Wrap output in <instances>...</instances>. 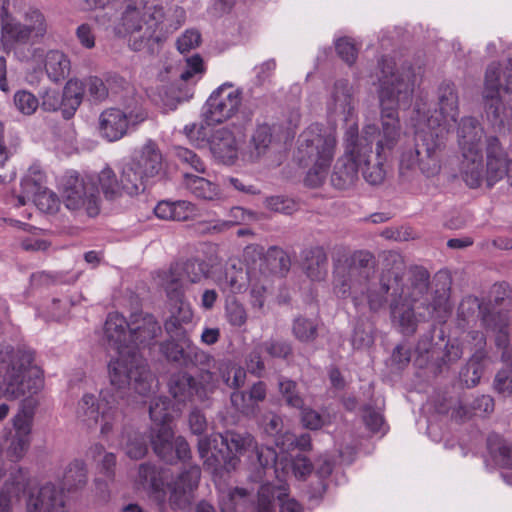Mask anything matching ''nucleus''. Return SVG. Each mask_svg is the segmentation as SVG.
I'll return each mask as SVG.
<instances>
[{
	"label": "nucleus",
	"instance_id": "c756f323",
	"mask_svg": "<svg viewBox=\"0 0 512 512\" xmlns=\"http://www.w3.org/2000/svg\"><path fill=\"white\" fill-rule=\"evenodd\" d=\"M251 219H253L252 212L235 206L229 210L225 219H211L198 222V229L207 234H220Z\"/></svg>",
	"mask_w": 512,
	"mask_h": 512
},
{
	"label": "nucleus",
	"instance_id": "a18cd8bd",
	"mask_svg": "<svg viewBox=\"0 0 512 512\" xmlns=\"http://www.w3.org/2000/svg\"><path fill=\"white\" fill-rule=\"evenodd\" d=\"M484 373V358L481 354L473 355L461 369L459 378L467 388L476 386Z\"/></svg>",
	"mask_w": 512,
	"mask_h": 512
},
{
	"label": "nucleus",
	"instance_id": "37998d69",
	"mask_svg": "<svg viewBox=\"0 0 512 512\" xmlns=\"http://www.w3.org/2000/svg\"><path fill=\"white\" fill-rule=\"evenodd\" d=\"M97 182L105 198L108 200H115L126 194L121 179L118 180L115 172L109 167H105L100 171L97 176Z\"/></svg>",
	"mask_w": 512,
	"mask_h": 512
},
{
	"label": "nucleus",
	"instance_id": "39448f33",
	"mask_svg": "<svg viewBox=\"0 0 512 512\" xmlns=\"http://www.w3.org/2000/svg\"><path fill=\"white\" fill-rule=\"evenodd\" d=\"M104 334L108 345L118 354L108 365L110 383L121 389L133 381L135 392L147 395L156 387V380L132 346L129 323L122 315L111 313L105 322Z\"/></svg>",
	"mask_w": 512,
	"mask_h": 512
},
{
	"label": "nucleus",
	"instance_id": "cd10ccee",
	"mask_svg": "<svg viewBox=\"0 0 512 512\" xmlns=\"http://www.w3.org/2000/svg\"><path fill=\"white\" fill-rule=\"evenodd\" d=\"M131 343L136 347L150 343L161 332V327L155 318L150 314L142 312L135 313L131 316L129 322Z\"/></svg>",
	"mask_w": 512,
	"mask_h": 512
},
{
	"label": "nucleus",
	"instance_id": "393cba45",
	"mask_svg": "<svg viewBox=\"0 0 512 512\" xmlns=\"http://www.w3.org/2000/svg\"><path fill=\"white\" fill-rule=\"evenodd\" d=\"M289 268V256L282 249L271 247L247 271H259L261 278L267 276L272 281L273 276H283Z\"/></svg>",
	"mask_w": 512,
	"mask_h": 512
},
{
	"label": "nucleus",
	"instance_id": "0eeeda50",
	"mask_svg": "<svg viewBox=\"0 0 512 512\" xmlns=\"http://www.w3.org/2000/svg\"><path fill=\"white\" fill-rule=\"evenodd\" d=\"M428 283V272L417 268L400 289L392 292L391 319L404 334L414 333L420 320L434 317L436 313L446 309L444 295L434 297L432 303L428 302Z\"/></svg>",
	"mask_w": 512,
	"mask_h": 512
},
{
	"label": "nucleus",
	"instance_id": "49530a36",
	"mask_svg": "<svg viewBox=\"0 0 512 512\" xmlns=\"http://www.w3.org/2000/svg\"><path fill=\"white\" fill-rule=\"evenodd\" d=\"M87 483V468L83 461L73 460L65 469L63 485L68 490H76Z\"/></svg>",
	"mask_w": 512,
	"mask_h": 512
},
{
	"label": "nucleus",
	"instance_id": "a211bd4d",
	"mask_svg": "<svg viewBox=\"0 0 512 512\" xmlns=\"http://www.w3.org/2000/svg\"><path fill=\"white\" fill-rule=\"evenodd\" d=\"M36 404L33 398H26L21 411L13 418L14 433L6 440V455L11 461L21 460L30 447L32 415Z\"/></svg>",
	"mask_w": 512,
	"mask_h": 512
},
{
	"label": "nucleus",
	"instance_id": "412c9836",
	"mask_svg": "<svg viewBox=\"0 0 512 512\" xmlns=\"http://www.w3.org/2000/svg\"><path fill=\"white\" fill-rule=\"evenodd\" d=\"M8 3L9 0H0V41L3 49L10 51L19 46L38 43L20 21L8 13Z\"/></svg>",
	"mask_w": 512,
	"mask_h": 512
},
{
	"label": "nucleus",
	"instance_id": "7ed1b4c3",
	"mask_svg": "<svg viewBox=\"0 0 512 512\" xmlns=\"http://www.w3.org/2000/svg\"><path fill=\"white\" fill-rule=\"evenodd\" d=\"M373 256L366 251H357L334 270L333 290L341 298L352 297L354 305L362 304L365 293L367 305L372 312L381 310L387 301L390 289H400V273L396 270H383L378 283H371Z\"/></svg>",
	"mask_w": 512,
	"mask_h": 512
},
{
	"label": "nucleus",
	"instance_id": "1a4fd4ad",
	"mask_svg": "<svg viewBox=\"0 0 512 512\" xmlns=\"http://www.w3.org/2000/svg\"><path fill=\"white\" fill-rule=\"evenodd\" d=\"M336 145L335 134L316 124L300 134L295 158L301 166L308 168L307 181L310 185L317 186L325 179Z\"/></svg>",
	"mask_w": 512,
	"mask_h": 512
},
{
	"label": "nucleus",
	"instance_id": "338daca9",
	"mask_svg": "<svg viewBox=\"0 0 512 512\" xmlns=\"http://www.w3.org/2000/svg\"><path fill=\"white\" fill-rule=\"evenodd\" d=\"M493 387L497 393L503 396H512V365L497 372Z\"/></svg>",
	"mask_w": 512,
	"mask_h": 512
},
{
	"label": "nucleus",
	"instance_id": "58836bf2",
	"mask_svg": "<svg viewBox=\"0 0 512 512\" xmlns=\"http://www.w3.org/2000/svg\"><path fill=\"white\" fill-rule=\"evenodd\" d=\"M303 269L313 281H321L327 275L328 257L322 247H314L305 252Z\"/></svg>",
	"mask_w": 512,
	"mask_h": 512
},
{
	"label": "nucleus",
	"instance_id": "72a5a7b5",
	"mask_svg": "<svg viewBox=\"0 0 512 512\" xmlns=\"http://www.w3.org/2000/svg\"><path fill=\"white\" fill-rule=\"evenodd\" d=\"M176 264L157 273L158 285L164 290L168 300H179L185 296L187 283Z\"/></svg>",
	"mask_w": 512,
	"mask_h": 512
},
{
	"label": "nucleus",
	"instance_id": "b1692460",
	"mask_svg": "<svg viewBox=\"0 0 512 512\" xmlns=\"http://www.w3.org/2000/svg\"><path fill=\"white\" fill-rule=\"evenodd\" d=\"M111 388H106L100 392V401L105 404V408L102 409L100 414L101 424L100 433L102 436L109 435L118 423L120 413L114 408V405L123 399L126 394V389L132 388L135 391L133 382L125 388H117L111 383Z\"/></svg>",
	"mask_w": 512,
	"mask_h": 512
},
{
	"label": "nucleus",
	"instance_id": "864d4df0",
	"mask_svg": "<svg viewBox=\"0 0 512 512\" xmlns=\"http://www.w3.org/2000/svg\"><path fill=\"white\" fill-rule=\"evenodd\" d=\"M185 279L187 285L200 282L206 277L208 269L204 261L189 260L183 263H176Z\"/></svg>",
	"mask_w": 512,
	"mask_h": 512
},
{
	"label": "nucleus",
	"instance_id": "3c124183",
	"mask_svg": "<svg viewBox=\"0 0 512 512\" xmlns=\"http://www.w3.org/2000/svg\"><path fill=\"white\" fill-rule=\"evenodd\" d=\"M80 82L82 84V97L84 93H87L89 99L94 103L107 99L109 90L103 79L98 76H89Z\"/></svg>",
	"mask_w": 512,
	"mask_h": 512
},
{
	"label": "nucleus",
	"instance_id": "9b49d317",
	"mask_svg": "<svg viewBox=\"0 0 512 512\" xmlns=\"http://www.w3.org/2000/svg\"><path fill=\"white\" fill-rule=\"evenodd\" d=\"M484 129L473 117H463L457 129L461 153L460 175L464 182L478 183L480 153L483 151Z\"/></svg>",
	"mask_w": 512,
	"mask_h": 512
},
{
	"label": "nucleus",
	"instance_id": "4c0bfd02",
	"mask_svg": "<svg viewBox=\"0 0 512 512\" xmlns=\"http://www.w3.org/2000/svg\"><path fill=\"white\" fill-rule=\"evenodd\" d=\"M250 286V305L253 310L264 314L265 302L272 281L265 276L261 278L259 271H247Z\"/></svg>",
	"mask_w": 512,
	"mask_h": 512
},
{
	"label": "nucleus",
	"instance_id": "7c9ffc66",
	"mask_svg": "<svg viewBox=\"0 0 512 512\" xmlns=\"http://www.w3.org/2000/svg\"><path fill=\"white\" fill-rule=\"evenodd\" d=\"M196 204L186 201H160L154 208L155 215L162 220L187 221L199 216Z\"/></svg>",
	"mask_w": 512,
	"mask_h": 512
},
{
	"label": "nucleus",
	"instance_id": "ddd939ff",
	"mask_svg": "<svg viewBox=\"0 0 512 512\" xmlns=\"http://www.w3.org/2000/svg\"><path fill=\"white\" fill-rule=\"evenodd\" d=\"M506 85L503 89L499 87V65L492 63L488 66L485 74L483 97L486 102V112L493 121L503 124L502 116L506 108L512 110V57L508 60L505 68Z\"/></svg>",
	"mask_w": 512,
	"mask_h": 512
},
{
	"label": "nucleus",
	"instance_id": "4d7b16f0",
	"mask_svg": "<svg viewBox=\"0 0 512 512\" xmlns=\"http://www.w3.org/2000/svg\"><path fill=\"white\" fill-rule=\"evenodd\" d=\"M247 503V492L242 488H235L228 491L221 498L220 506L222 512H240Z\"/></svg>",
	"mask_w": 512,
	"mask_h": 512
},
{
	"label": "nucleus",
	"instance_id": "4be33fe9",
	"mask_svg": "<svg viewBox=\"0 0 512 512\" xmlns=\"http://www.w3.org/2000/svg\"><path fill=\"white\" fill-rule=\"evenodd\" d=\"M356 100L354 98L353 87L346 80L335 82L329 100L327 101V111L331 116L340 117L344 121H351L347 129L355 123Z\"/></svg>",
	"mask_w": 512,
	"mask_h": 512
},
{
	"label": "nucleus",
	"instance_id": "6ab92c4d",
	"mask_svg": "<svg viewBox=\"0 0 512 512\" xmlns=\"http://www.w3.org/2000/svg\"><path fill=\"white\" fill-rule=\"evenodd\" d=\"M82 102V84L74 78L66 82L63 92L47 89L41 95V107L45 111H62L65 119H70Z\"/></svg>",
	"mask_w": 512,
	"mask_h": 512
},
{
	"label": "nucleus",
	"instance_id": "bb28decb",
	"mask_svg": "<svg viewBox=\"0 0 512 512\" xmlns=\"http://www.w3.org/2000/svg\"><path fill=\"white\" fill-rule=\"evenodd\" d=\"M132 165L148 180L157 176L163 168V156L157 144L148 140L130 160Z\"/></svg>",
	"mask_w": 512,
	"mask_h": 512
},
{
	"label": "nucleus",
	"instance_id": "9d476101",
	"mask_svg": "<svg viewBox=\"0 0 512 512\" xmlns=\"http://www.w3.org/2000/svg\"><path fill=\"white\" fill-rule=\"evenodd\" d=\"M161 17V12L153 7L141 3H128L114 30L118 35L129 36V46L134 51L152 48L161 40Z\"/></svg>",
	"mask_w": 512,
	"mask_h": 512
},
{
	"label": "nucleus",
	"instance_id": "4468645a",
	"mask_svg": "<svg viewBox=\"0 0 512 512\" xmlns=\"http://www.w3.org/2000/svg\"><path fill=\"white\" fill-rule=\"evenodd\" d=\"M61 195L67 209L84 212L90 217L98 215L100 198L92 180L87 181L76 173L63 177Z\"/></svg>",
	"mask_w": 512,
	"mask_h": 512
},
{
	"label": "nucleus",
	"instance_id": "ea45409f",
	"mask_svg": "<svg viewBox=\"0 0 512 512\" xmlns=\"http://www.w3.org/2000/svg\"><path fill=\"white\" fill-rule=\"evenodd\" d=\"M227 387L238 389L245 384L246 371L244 368L229 359L218 360L213 368Z\"/></svg>",
	"mask_w": 512,
	"mask_h": 512
},
{
	"label": "nucleus",
	"instance_id": "f03ea898",
	"mask_svg": "<svg viewBox=\"0 0 512 512\" xmlns=\"http://www.w3.org/2000/svg\"><path fill=\"white\" fill-rule=\"evenodd\" d=\"M198 452L213 473L220 467L227 472L236 470L243 455H247L253 481H261L268 468L276 467L275 472L278 473L276 451L271 447L259 446L247 432L226 431L224 434L201 438L198 441Z\"/></svg>",
	"mask_w": 512,
	"mask_h": 512
},
{
	"label": "nucleus",
	"instance_id": "a878e982",
	"mask_svg": "<svg viewBox=\"0 0 512 512\" xmlns=\"http://www.w3.org/2000/svg\"><path fill=\"white\" fill-rule=\"evenodd\" d=\"M272 142L271 127L267 124L258 125L252 132L247 146L241 152V160L248 164L261 161L270 151Z\"/></svg>",
	"mask_w": 512,
	"mask_h": 512
},
{
	"label": "nucleus",
	"instance_id": "e2e57ef3",
	"mask_svg": "<svg viewBox=\"0 0 512 512\" xmlns=\"http://www.w3.org/2000/svg\"><path fill=\"white\" fill-rule=\"evenodd\" d=\"M14 104L22 114L31 115L37 110L39 101L29 91L21 90L15 93Z\"/></svg>",
	"mask_w": 512,
	"mask_h": 512
},
{
	"label": "nucleus",
	"instance_id": "79ce46f5",
	"mask_svg": "<svg viewBox=\"0 0 512 512\" xmlns=\"http://www.w3.org/2000/svg\"><path fill=\"white\" fill-rule=\"evenodd\" d=\"M169 390L173 398L178 402H186L196 396L195 377L181 373L173 376Z\"/></svg>",
	"mask_w": 512,
	"mask_h": 512
},
{
	"label": "nucleus",
	"instance_id": "c85d7f7f",
	"mask_svg": "<svg viewBox=\"0 0 512 512\" xmlns=\"http://www.w3.org/2000/svg\"><path fill=\"white\" fill-rule=\"evenodd\" d=\"M166 472L162 468L149 463H143L138 469V482L151 491L152 498L163 507L167 501V495L164 488V479Z\"/></svg>",
	"mask_w": 512,
	"mask_h": 512
},
{
	"label": "nucleus",
	"instance_id": "6e6552de",
	"mask_svg": "<svg viewBox=\"0 0 512 512\" xmlns=\"http://www.w3.org/2000/svg\"><path fill=\"white\" fill-rule=\"evenodd\" d=\"M33 352L24 348H0V398L17 399L43 388L40 369L33 364Z\"/></svg>",
	"mask_w": 512,
	"mask_h": 512
},
{
	"label": "nucleus",
	"instance_id": "13d9d810",
	"mask_svg": "<svg viewBox=\"0 0 512 512\" xmlns=\"http://www.w3.org/2000/svg\"><path fill=\"white\" fill-rule=\"evenodd\" d=\"M187 356V365L197 366L200 371L203 369H213L218 361L211 354L201 350L191 342L188 343Z\"/></svg>",
	"mask_w": 512,
	"mask_h": 512
},
{
	"label": "nucleus",
	"instance_id": "69168bd1",
	"mask_svg": "<svg viewBox=\"0 0 512 512\" xmlns=\"http://www.w3.org/2000/svg\"><path fill=\"white\" fill-rule=\"evenodd\" d=\"M226 318L230 325L234 327H242L246 324L248 315L245 307L233 300L226 305Z\"/></svg>",
	"mask_w": 512,
	"mask_h": 512
},
{
	"label": "nucleus",
	"instance_id": "a19ab883",
	"mask_svg": "<svg viewBox=\"0 0 512 512\" xmlns=\"http://www.w3.org/2000/svg\"><path fill=\"white\" fill-rule=\"evenodd\" d=\"M18 20L37 42H40L47 34L48 23L39 9L28 8Z\"/></svg>",
	"mask_w": 512,
	"mask_h": 512
},
{
	"label": "nucleus",
	"instance_id": "603ef678",
	"mask_svg": "<svg viewBox=\"0 0 512 512\" xmlns=\"http://www.w3.org/2000/svg\"><path fill=\"white\" fill-rule=\"evenodd\" d=\"M245 278H247V272L232 266L225 271L224 277L217 280V283L223 291L240 293L244 289Z\"/></svg>",
	"mask_w": 512,
	"mask_h": 512
},
{
	"label": "nucleus",
	"instance_id": "774afa93",
	"mask_svg": "<svg viewBox=\"0 0 512 512\" xmlns=\"http://www.w3.org/2000/svg\"><path fill=\"white\" fill-rule=\"evenodd\" d=\"M126 454L131 459H140L147 452V446L144 438L134 433L133 435L128 436V440L125 446Z\"/></svg>",
	"mask_w": 512,
	"mask_h": 512
},
{
	"label": "nucleus",
	"instance_id": "20e7f679",
	"mask_svg": "<svg viewBox=\"0 0 512 512\" xmlns=\"http://www.w3.org/2000/svg\"><path fill=\"white\" fill-rule=\"evenodd\" d=\"M415 75L410 68L394 71V63L383 60L379 78L378 98L381 109V129L375 125L376 133L371 137L376 140V155L391 151L400 141L402 128L398 109L408 107L412 101Z\"/></svg>",
	"mask_w": 512,
	"mask_h": 512
},
{
	"label": "nucleus",
	"instance_id": "c9c22d12",
	"mask_svg": "<svg viewBox=\"0 0 512 512\" xmlns=\"http://www.w3.org/2000/svg\"><path fill=\"white\" fill-rule=\"evenodd\" d=\"M104 407L93 394H84L78 401L75 409L77 421L87 429H95L100 420V414Z\"/></svg>",
	"mask_w": 512,
	"mask_h": 512
},
{
	"label": "nucleus",
	"instance_id": "c03bdc74",
	"mask_svg": "<svg viewBox=\"0 0 512 512\" xmlns=\"http://www.w3.org/2000/svg\"><path fill=\"white\" fill-rule=\"evenodd\" d=\"M44 182V174L37 167H31L21 182L23 195L18 198L19 204L25 205L26 198L32 199L38 194V192H42L46 189L44 187Z\"/></svg>",
	"mask_w": 512,
	"mask_h": 512
},
{
	"label": "nucleus",
	"instance_id": "0e129e2a",
	"mask_svg": "<svg viewBox=\"0 0 512 512\" xmlns=\"http://www.w3.org/2000/svg\"><path fill=\"white\" fill-rule=\"evenodd\" d=\"M276 444L283 450H290L295 447L300 450H308L311 446V438L309 434H303L300 437H296L294 434L287 432L281 437V439L276 440Z\"/></svg>",
	"mask_w": 512,
	"mask_h": 512
},
{
	"label": "nucleus",
	"instance_id": "473e14b6",
	"mask_svg": "<svg viewBox=\"0 0 512 512\" xmlns=\"http://www.w3.org/2000/svg\"><path fill=\"white\" fill-rule=\"evenodd\" d=\"M170 304V317L165 322V330L171 337H181L185 334L183 324L192 320L193 312L185 296L179 300H168Z\"/></svg>",
	"mask_w": 512,
	"mask_h": 512
},
{
	"label": "nucleus",
	"instance_id": "f3484780",
	"mask_svg": "<svg viewBox=\"0 0 512 512\" xmlns=\"http://www.w3.org/2000/svg\"><path fill=\"white\" fill-rule=\"evenodd\" d=\"M147 113L141 106L123 111L118 108L104 110L99 116V130L103 138L109 142L120 140L130 127L144 122Z\"/></svg>",
	"mask_w": 512,
	"mask_h": 512
},
{
	"label": "nucleus",
	"instance_id": "de8ad7c7",
	"mask_svg": "<svg viewBox=\"0 0 512 512\" xmlns=\"http://www.w3.org/2000/svg\"><path fill=\"white\" fill-rule=\"evenodd\" d=\"M120 179L126 194L130 196L143 191L145 189L144 182L147 180L130 161L122 167Z\"/></svg>",
	"mask_w": 512,
	"mask_h": 512
},
{
	"label": "nucleus",
	"instance_id": "f704fd0d",
	"mask_svg": "<svg viewBox=\"0 0 512 512\" xmlns=\"http://www.w3.org/2000/svg\"><path fill=\"white\" fill-rule=\"evenodd\" d=\"M184 186L196 198L204 201L213 202L224 199L223 193L216 183L200 176L185 173Z\"/></svg>",
	"mask_w": 512,
	"mask_h": 512
},
{
	"label": "nucleus",
	"instance_id": "dca6fc26",
	"mask_svg": "<svg viewBox=\"0 0 512 512\" xmlns=\"http://www.w3.org/2000/svg\"><path fill=\"white\" fill-rule=\"evenodd\" d=\"M241 104L242 92L231 84H223L206 101L204 120L208 125L222 123L236 115Z\"/></svg>",
	"mask_w": 512,
	"mask_h": 512
},
{
	"label": "nucleus",
	"instance_id": "5701e85b",
	"mask_svg": "<svg viewBox=\"0 0 512 512\" xmlns=\"http://www.w3.org/2000/svg\"><path fill=\"white\" fill-rule=\"evenodd\" d=\"M27 512H66L62 491L51 483L32 490L27 500Z\"/></svg>",
	"mask_w": 512,
	"mask_h": 512
},
{
	"label": "nucleus",
	"instance_id": "bf43d9fd",
	"mask_svg": "<svg viewBox=\"0 0 512 512\" xmlns=\"http://www.w3.org/2000/svg\"><path fill=\"white\" fill-rule=\"evenodd\" d=\"M294 336L301 342L313 341L317 336V324L304 317H297L292 326Z\"/></svg>",
	"mask_w": 512,
	"mask_h": 512
},
{
	"label": "nucleus",
	"instance_id": "aec40b11",
	"mask_svg": "<svg viewBox=\"0 0 512 512\" xmlns=\"http://www.w3.org/2000/svg\"><path fill=\"white\" fill-rule=\"evenodd\" d=\"M200 476V468L190 466L181 472L175 480L167 484L169 491L168 503L172 509L184 510L192 504Z\"/></svg>",
	"mask_w": 512,
	"mask_h": 512
},
{
	"label": "nucleus",
	"instance_id": "8fccbe9b",
	"mask_svg": "<svg viewBox=\"0 0 512 512\" xmlns=\"http://www.w3.org/2000/svg\"><path fill=\"white\" fill-rule=\"evenodd\" d=\"M482 322L488 330L497 333V344L505 346L509 336L507 316L505 314H488L483 316Z\"/></svg>",
	"mask_w": 512,
	"mask_h": 512
},
{
	"label": "nucleus",
	"instance_id": "e433bc0d",
	"mask_svg": "<svg viewBox=\"0 0 512 512\" xmlns=\"http://www.w3.org/2000/svg\"><path fill=\"white\" fill-rule=\"evenodd\" d=\"M43 64L48 78L55 83L64 80L71 70L68 56L59 50H49L44 56Z\"/></svg>",
	"mask_w": 512,
	"mask_h": 512
},
{
	"label": "nucleus",
	"instance_id": "09e8293b",
	"mask_svg": "<svg viewBox=\"0 0 512 512\" xmlns=\"http://www.w3.org/2000/svg\"><path fill=\"white\" fill-rule=\"evenodd\" d=\"M196 397L203 401L213 393L219 384V377L214 369H203L195 377Z\"/></svg>",
	"mask_w": 512,
	"mask_h": 512
},
{
	"label": "nucleus",
	"instance_id": "f257e3e1",
	"mask_svg": "<svg viewBox=\"0 0 512 512\" xmlns=\"http://www.w3.org/2000/svg\"><path fill=\"white\" fill-rule=\"evenodd\" d=\"M439 108L416 128L415 149L404 151L400 158V174L408 177L417 167L427 177L440 171L438 152L452 123L458 116V95L453 84H442L439 88Z\"/></svg>",
	"mask_w": 512,
	"mask_h": 512
},
{
	"label": "nucleus",
	"instance_id": "423d86ee",
	"mask_svg": "<svg viewBox=\"0 0 512 512\" xmlns=\"http://www.w3.org/2000/svg\"><path fill=\"white\" fill-rule=\"evenodd\" d=\"M376 133L374 126H365L359 134L358 125L353 123L346 129L343 145L344 153L336 161L331 176L332 184L338 189H345L351 186L358 178L359 170L362 171L364 179L372 184H381L386 176L383 155L377 156L376 162L371 165L372 139Z\"/></svg>",
	"mask_w": 512,
	"mask_h": 512
},
{
	"label": "nucleus",
	"instance_id": "5fc2aeb1",
	"mask_svg": "<svg viewBox=\"0 0 512 512\" xmlns=\"http://www.w3.org/2000/svg\"><path fill=\"white\" fill-rule=\"evenodd\" d=\"M178 338L181 343L167 341L161 345V349L169 360L187 366L188 343L191 341L185 338V334Z\"/></svg>",
	"mask_w": 512,
	"mask_h": 512
},
{
	"label": "nucleus",
	"instance_id": "680f3d73",
	"mask_svg": "<svg viewBox=\"0 0 512 512\" xmlns=\"http://www.w3.org/2000/svg\"><path fill=\"white\" fill-rule=\"evenodd\" d=\"M279 389L280 392L286 402V404L290 407L296 409H302L304 406V401L302 397L296 391V383L291 380H280L279 381Z\"/></svg>",
	"mask_w": 512,
	"mask_h": 512
},
{
	"label": "nucleus",
	"instance_id": "2eb2a0df",
	"mask_svg": "<svg viewBox=\"0 0 512 512\" xmlns=\"http://www.w3.org/2000/svg\"><path fill=\"white\" fill-rule=\"evenodd\" d=\"M173 405L167 397L155 398L149 407L150 418L154 424L151 443L154 452L161 458L171 460L173 430L170 425Z\"/></svg>",
	"mask_w": 512,
	"mask_h": 512
},
{
	"label": "nucleus",
	"instance_id": "2f4dec72",
	"mask_svg": "<svg viewBox=\"0 0 512 512\" xmlns=\"http://www.w3.org/2000/svg\"><path fill=\"white\" fill-rule=\"evenodd\" d=\"M214 156L225 164H233L238 156V145L234 134L227 128L218 129L211 140Z\"/></svg>",
	"mask_w": 512,
	"mask_h": 512
},
{
	"label": "nucleus",
	"instance_id": "052dcab7",
	"mask_svg": "<svg viewBox=\"0 0 512 512\" xmlns=\"http://www.w3.org/2000/svg\"><path fill=\"white\" fill-rule=\"evenodd\" d=\"M32 200L38 209L44 213H56L60 207V201L57 195L48 189L38 192Z\"/></svg>",
	"mask_w": 512,
	"mask_h": 512
},
{
	"label": "nucleus",
	"instance_id": "6e6d98bb",
	"mask_svg": "<svg viewBox=\"0 0 512 512\" xmlns=\"http://www.w3.org/2000/svg\"><path fill=\"white\" fill-rule=\"evenodd\" d=\"M247 503V492L242 488H235L228 491L221 498L220 506L222 512H240Z\"/></svg>",
	"mask_w": 512,
	"mask_h": 512
},
{
	"label": "nucleus",
	"instance_id": "f8f14e48",
	"mask_svg": "<svg viewBox=\"0 0 512 512\" xmlns=\"http://www.w3.org/2000/svg\"><path fill=\"white\" fill-rule=\"evenodd\" d=\"M485 159L484 164L482 151L479 160L480 177L478 183L465 182L468 187L478 188L483 183L492 187L504 177H508L512 185V157L496 136H489L485 140Z\"/></svg>",
	"mask_w": 512,
	"mask_h": 512
}]
</instances>
